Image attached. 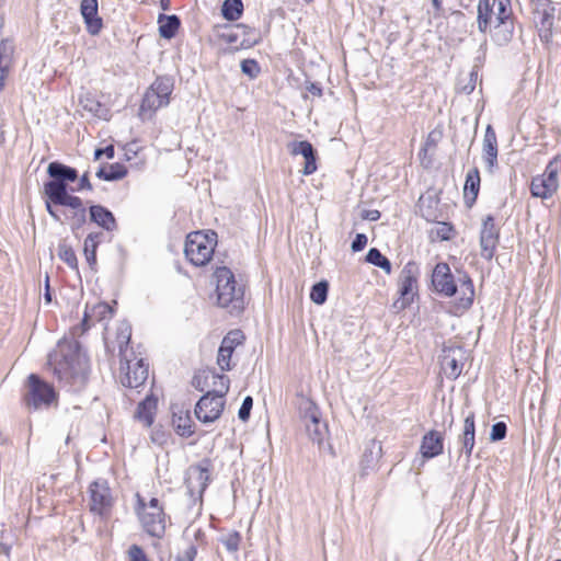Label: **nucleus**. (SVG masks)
<instances>
[{
    "mask_svg": "<svg viewBox=\"0 0 561 561\" xmlns=\"http://www.w3.org/2000/svg\"><path fill=\"white\" fill-rule=\"evenodd\" d=\"M514 34L513 22H506L505 24L496 23L494 26V33L492 35L493 41L497 45H506L511 42Z\"/></svg>",
    "mask_w": 561,
    "mask_h": 561,
    "instance_id": "nucleus-36",
    "label": "nucleus"
},
{
    "mask_svg": "<svg viewBox=\"0 0 561 561\" xmlns=\"http://www.w3.org/2000/svg\"><path fill=\"white\" fill-rule=\"evenodd\" d=\"M241 70L250 79H255L261 72V67L255 59H244L241 61Z\"/></svg>",
    "mask_w": 561,
    "mask_h": 561,
    "instance_id": "nucleus-44",
    "label": "nucleus"
},
{
    "mask_svg": "<svg viewBox=\"0 0 561 561\" xmlns=\"http://www.w3.org/2000/svg\"><path fill=\"white\" fill-rule=\"evenodd\" d=\"M420 275L419 265L410 261L408 262L399 276V294L401 307H405L413 301L417 293V278Z\"/></svg>",
    "mask_w": 561,
    "mask_h": 561,
    "instance_id": "nucleus-13",
    "label": "nucleus"
},
{
    "mask_svg": "<svg viewBox=\"0 0 561 561\" xmlns=\"http://www.w3.org/2000/svg\"><path fill=\"white\" fill-rule=\"evenodd\" d=\"M288 149L293 156L301 154L305 158L304 174L309 175L316 172V152L309 141H293L288 145Z\"/></svg>",
    "mask_w": 561,
    "mask_h": 561,
    "instance_id": "nucleus-22",
    "label": "nucleus"
},
{
    "mask_svg": "<svg viewBox=\"0 0 561 561\" xmlns=\"http://www.w3.org/2000/svg\"><path fill=\"white\" fill-rule=\"evenodd\" d=\"M197 472H198V480L203 481L202 489L204 490L206 488V482L209 479V472L207 469H203V468H197Z\"/></svg>",
    "mask_w": 561,
    "mask_h": 561,
    "instance_id": "nucleus-56",
    "label": "nucleus"
},
{
    "mask_svg": "<svg viewBox=\"0 0 561 561\" xmlns=\"http://www.w3.org/2000/svg\"><path fill=\"white\" fill-rule=\"evenodd\" d=\"M131 336V328L126 324L122 323L117 330L116 335V343L118 346V355L121 357V363L123 364V360H127L128 357V344Z\"/></svg>",
    "mask_w": 561,
    "mask_h": 561,
    "instance_id": "nucleus-32",
    "label": "nucleus"
},
{
    "mask_svg": "<svg viewBox=\"0 0 561 561\" xmlns=\"http://www.w3.org/2000/svg\"><path fill=\"white\" fill-rule=\"evenodd\" d=\"M253 405V399L252 397L248 396L243 399V402L241 404V408L239 409V419L242 421H247L250 416V412Z\"/></svg>",
    "mask_w": 561,
    "mask_h": 561,
    "instance_id": "nucleus-49",
    "label": "nucleus"
},
{
    "mask_svg": "<svg viewBox=\"0 0 561 561\" xmlns=\"http://www.w3.org/2000/svg\"><path fill=\"white\" fill-rule=\"evenodd\" d=\"M460 293L461 297L459 298L457 308L461 310H468L472 306L474 298V287L469 276H465L460 280Z\"/></svg>",
    "mask_w": 561,
    "mask_h": 561,
    "instance_id": "nucleus-31",
    "label": "nucleus"
},
{
    "mask_svg": "<svg viewBox=\"0 0 561 561\" xmlns=\"http://www.w3.org/2000/svg\"><path fill=\"white\" fill-rule=\"evenodd\" d=\"M492 14L493 10L490 0H479L477 22L481 33H485L489 30Z\"/></svg>",
    "mask_w": 561,
    "mask_h": 561,
    "instance_id": "nucleus-33",
    "label": "nucleus"
},
{
    "mask_svg": "<svg viewBox=\"0 0 561 561\" xmlns=\"http://www.w3.org/2000/svg\"><path fill=\"white\" fill-rule=\"evenodd\" d=\"M57 392L54 387L41 379L37 375L31 374L25 383L23 402L28 410H41L49 408L57 402Z\"/></svg>",
    "mask_w": 561,
    "mask_h": 561,
    "instance_id": "nucleus-7",
    "label": "nucleus"
},
{
    "mask_svg": "<svg viewBox=\"0 0 561 561\" xmlns=\"http://www.w3.org/2000/svg\"><path fill=\"white\" fill-rule=\"evenodd\" d=\"M172 91L173 80L169 77H158L144 94L139 115L145 119L147 113L152 114L160 107L167 106Z\"/></svg>",
    "mask_w": 561,
    "mask_h": 561,
    "instance_id": "nucleus-8",
    "label": "nucleus"
},
{
    "mask_svg": "<svg viewBox=\"0 0 561 561\" xmlns=\"http://www.w3.org/2000/svg\"><path fill=\"white\" fill-rule=\"evenodd\" d=\"M49 278L48 276H46V293H45V300L46 302H50L51 301V295H50V291H49Z\"/></svg>",
    "mask_w": 561,
    "mask_h": 561,
    "instance_id": "nucleus-59",
    "label": "nucleus"
},
{
    "mask_svg": "<svg viewBox=\"0 0 561 561\" xmlns=\"http://www.w3.org/2000/svg\"><path fill=\"white\" fill-rule=\"evenodd\" d=\"M221 12L226 20L236 21L242 15L243 3L241 0H225Z\"/></svg>",
    "mask_w": 561,
    "mask_h": 561,
    "instance_id": "nucleus-38",
    "label": "nucleus"
},
{
    "mask_svg": "<svg viewBox=\"0 0 561 561\" xmlns=\"http://www.w3.org/2000/svg\"><path fill=\"white\" fill-rule=\"evenodd\" d=\"M197 554V549L195 546H190L183 553V558L185 561H194Z\"/></svg>",
    "mask_w": 561,
    "mask_h": 561,
    "instance_id": "nucleus-54",
    "label": "nucleus"
},
{
    "mask_svg": "<svg viewBox=\"0 0 561 561\" xmlns=\"http://www.w3.org/2000/svg\"><path fill=\"white\" fill-rule=\"evenodd\" d=\"M239 32L240 26L229 27L221 34V38L229 44H234L239 39Z\"/></svg>",
    "mask_w": 561,
    "mask_h": 561,
    "instance_id": "nucleus-50",
    "label": "nucleus"
},
{
    "mask_svg": "<svg viewBox=\"0 0 561 561\" xmlns=\"http://www.w3.org/2000/svg\"><path fill=\"white\" fill-rule=\"evenodd\" d=\"M102 232H91L87 236L83 243V254L91 268L96 265V249L102 240Z\"/></svg>",
    "mask_w": 561,
    "mask_h": 561,
    "instance_id": "nucleus-30",
    "label": "nucleus"
},
{
    "mask_svg": "<svg viewBox=\"0 0 561 561\" xmlns=\"http://www.w3.org/2000/svg\"><path fill=\"white\" fill-rule=\"evenodd\" d=\"M437 239L442 241L450 240L454 234L453 226L447 222H439L435 229Z\"/></svg>",
    "mask_w": 561,
    "mask_h": 561,
    "instance_id": "nucleus-47",
    "label": "nucleus"
},
{
    "mask_svg": "<svg viewBox=\"0 0 561 561\" xmlns=\"http://www.w3.org/2000/svg\"><path fill=\"white\" fill-rule=\"evenodd\" d=\"M506 431H507V427L504 422H497V423L493 424L491 434H490V439L492 442L502 440L506 436Z\"/></svg>",
    "mask_w": 561,
    "mask_h": 561,
    "instance_id": "nucleus-48",
    "label": "nucleus"
},
{
    "mask_svg": "<svg viewBox=\"0 0 561 561\" xmlns=\"http://www.w3.org/2000/svg\"><path fill=\"white\" fill-rule=\"evenodd\" d=\"M103 152L108 159H112L114 157L113 146H107L105 149H103Z\"/></svg>",
    "mask_w": 561,
    "mask_h": 561,
    "instance_id": "nucleus-60",
    "label": "nucleus"
},
{
    "mask_svg": "<svg viewBox=\"0 0 561 561\" xmlns=\"http://www.w3.org/2000/svg\"><path fill=\"white\" fill-rule=\"evenodd\" d=\"M444 451V435L443 433L431 430L423 437L420 446L421 455L431 459L439 456Z\"/></svg>",
    "mask_w": 561,
    "mask_h": 561,
    "instance_id": "nucleus-20",
    "label": "nucleus"
},
{
    "mask_svg": "<svg viewBox=\"0 0 561 561\" xmlns=\"http://www.w3.org/2000/svg\"><path fill=\"white\" fill-rule=\"evenodd\" d=\"M482 153L489 172H493L494 168L497 165V138L491 125H488L485 128Z\"/></svg>",
    "mask_w": 561,
    "mask_h": 561,
    "instance_id": "nucleus-21",
    "label": "nucleus"
},
{
    "mask_svg": "<svg viewBox=\"0 0 561 561\" xmlns=\"http://www.w3.org/2000/svg\"><path fill=\"white\" fill-rule=\"evenodd\" d=\"M461 355V348L444 350L442 356V368L448 378L456 379L461 374L463 367V364L459 359Z\"/></svg>",
    "mask_w": 561,
    "mask_h": 561,
    "instance_id": "nucleus-23",
    "label": "nucleus"
},
{
    "mask_svg": "<svg viewBox=\"0 0 561 561\" xmlns=\"http://www.w3.org/2000/svg\"><path fill=\"white\" fill-rule=\"evenodd\" d=\"M480 188V174L477 168L470 170L467 173L465 187H463V196L465 202L468 206H471L478 196Z\"/></svg>",
    "mask_w": 561,
    "mask_h": 561,
    "instance_id": "nucleus-28",
    "label": "nucleus"
},
{
    "mask_svg": "<svg viewBox=\"0 0 561 561\" xmlns=\"http://www.w3.org/2000/svg\"><path fill=\"white\" fill-rule=\"evenodd\" d=\"M126 364V367L122 365L121 369L124 373V377H122V383L124 387L128 388H139L142 386L148 379V366L144 364V360L137 359L133 362L127 357V360H123Z\"/></svg>",
    "mask_w": 561,
    "mask_h": 561,
    "instance_id": "nucleus-15",
    "label": "nucleus"
},
{
    "mask_svg": "<svg viewBox=\"0 0 561 561\" xmlns=\"http://www.w3.org/2000/svg\"><path fill=\"white\" fill-rule=\"evenodd\" d=\"M128 561H150L144 549L138 545H131L127 550Z\"/></svg>",
    "mask_w": 561,
    "mask_h": 561,
    "instance_id": "nucleus-46",
    "label": "nucleus"
},
{
    "mask_svg": "<svg viewBox=\"0 0 561 561\" xmlns=\"http://www.w3.org/2000/svg\"><path fill=\"white\" fill-rule=\"evenodd\" d=\"M534 14L541 42L548 43L552 37L556 7L551 0H531Z\"/></svg>",
    "mask_w": 561,
    "mask_h": 561,
    "instance_id": "nucleus-12",
    "label": "nucleus"
},
{
    "mask_svg": "<svg viewBox=\"0 0 561 561\" xmlns=\"http://www.w3.org/2000/svg\"><path fill=\"white\" fill-rule=\"evenodd\" d=\"M432 286L442 296L453 297L456 295L457 285L447 263L439 262L435 265L432 273Z\"/></svg>",
    "mask_w": 561,
    "mask_h": 561,
    "instance_id": "nucleus-14",
    "label": "nucleus"
},
{
    "mask_svg": "<svg viewBox=\"0 0 561 561\" xmlns=\"http://www.w3.org/2000/svg\"><path fill=\"white\" fill-rule=\"evenodd\" d=\"M13 51L14 46L11 41L2 39L0 42V91L4 87V80L11 66Z\"/></svg>",
    "mask_w": 561,
    "mask_h": 561,
    "instance_id": "nucleus-27",
    "label": "nucleus"
},
{
    "mask_svg": "<svg viewBox=\"0 0 561 561\" xmlns=\"http://www.w3.org/2000/svg\"><path fill=\"white\" fill-rule=\"evenodd\" d=\"M240 541L241 537L237 531L230 533L221 539L222 545L230 552L238 551Z\"/></svg>",
    "mask_w": 561,
    "mask_h": 561,
    "instance_id": "nucleus-45",
    "label": "nucleus"
},
{
    "mask_svg": "<svg viewBox=\"0 0 561 561\" xmlns=\"http://www.w3.org/2000/svg\"><path fill=\"white\" fill-rule=\"evenodd\" d=\"M158 400L152 396L146 397L136 410L135 417L144 424L146 427H150L154 421L157 412Z\"/></svg>",
    "mask_w": 561,
    "mask_h": 561,
    "instance_id": "nucleus-25",
    "label": "nucleus"
},
{
    "mask_svg": "<svg viewBox=\"0 0 561 561\" xmlns=\"http://www.w3.org/2000/svg\"><path fill=\"white\" fill-rule=\"evenodd\" d=\"M363 218L371 221L378 220L380 218V211L376 209L367 210L365 215H363Z\"/></svg>",
    "mask_w": 561,
    "mask_h": 561,
    "instance_id": "nucleus-58",
    "label": "nucleus"
},
{
    "mask_svg": "<svg viewBox=\"0 0 561 561\" xmlns=\"http://www.w3.org/2000/svg\"><path fill=\"white\" fill-rule=\"evenodd\" d=\"M216 279L217 304L227 308L230 313H240L244 309V287L236 279L232 271L226 266L217 267Z\"/></svg>",
    "mask_w": 561,
    "mask_h": 561,
    "instance_id": "nucleus-3",
    "label": "nucleus"
},
{
    "mask_svg": "<svg viewBox=\"0 0 561 561\" xmlns=\"http://www.w3.org/2000/svg\"><path fill=\"white\" fill-rule=\"evenodd\" d=\"M163 436H164L163 434H160V435H159V434H153V435L151 436V439H152V442H154V443H159V444H161V443H162L161 438H163Z\"/></svg>",
    "mask_w": 561,
    "mask_h": 561,
    "instance_id": "nucleus-63",
    "label": "nucleus"
},
{
    "mask_svg": "<svg viewBox=\"0 0 561 561\" xmlns=\"http://www.w3.org/2000/svg\"><path fill=\"white\" fill-rule=\"evenodd\" d=\"M172 424L181 436H191L193 434L192 420L188 412L174 413Z\"/></svg>",
    "mask_w": 561,
    "mask_h": 561,
    "instance_id": "nucleus-35",
    "label": "nucleus"
},
{
    "mask_svg": "<svg viewBox=\"0 0 561 561\" xmlns=\"http://www.w3.org/2000/svg\"><path fill=\"white\" fill-rule=\"evenodd\" d=\"M366 261L375 266L382 268L387 274L391 273L390 261L376 248H371L368 251Z\"/></svg>",
    "mask_w": 561,
    "mask_h": 561,
    "instance_id": "nucleus-40",
    "label": "nucleus"
},
{
    "mask_svg": "<svg viewBox=\"0 0 561 561\" xmlns=\"http://www.w3.org/2000/svg\"><path fill=\"white\" fill-rule=\"evenodd\" d=\"M113 312L114 311L112 307L106 302H99L94 305L90 310H85L84 312V317L82 320V325L84 327V330L90 328L91 320L104 321L111 319Z\"/></svg>",
    "mask_w": 561,
    "mask_h": 561,
    "instance_id": "nucleus-26",
    "label": "nucleus"
},
{
    "mask_svg": "<svg viewBox=\"0 0 561 561\" xmlns=\"http://www.w3.org/2000/svg\"><path fill=\"white\" fill-rule=\"evenodd\" d=\"M127 174V169L121 163H113L102 167L96 172V176L104 181H116L123 179Z\"/></svg>",
    "mask_w": 561,
    "mask_h": 561,
    "instance_id": "nucleus-34",
    "label": "nucleus"
},
{
    "mask_svg": "<svg viewBox=\"0 0 561 561\" xmlns=\"http://www.w3.org/2000/svg\"><path fill=\"white\" fill-rule=\"evenodd\" d=\"M497 242L499 230L495 227L494 217L488 215L483 220L480 233L481 256L491 260L494 256Z\"/></svg>",
    "mask_w": 561,
    "mask_h": 561,
    "instance_id": "nucleus-16",
    "label": "nucleus"
},
{
    "mask_svg": "<svg viewBox=\"0 0 561 561\" xmlns=\"http://www.w3.org/2000/svg\"><path fill=\"white\" fill-rule=\"evenodd\" d=\"M81 190L92 191V184L90 183L89 175L87 172L81 176L79 182L78 191Z\"/></svg>",
    "mask_w": 561,
    "mask_h": 561,
    "instance_id": "nucleus-53",
    "label": "nucleus"
},
{
    "mask_svg": "<svg viewBox=\"0 0 561 561\" xmlns=\"http://www.w3.org/2000/svg\"><path fill=\"white\" fill-rule=\"evenodd\" d=\"M209 380H219V388L211 389L216 393L227 394L229 391V378L225 375H219L213 369H204L193 377L192 385L199 391H205L210 388Z\"/></svg>",
    "mask_w": 561,
    "mask_h": 561,
    "instance_id": "nucleus-17",
    "label": "nucleus"
},
{
    "mask_svg": "<svg viewBox=\"0 0 561 561\" xmlns=\"http://www.w3.org/2000/svg\"><path fill=\"white\" fill-rule=\"evenodd\" d=\"M89 511L100 517L102 520H107L112 515V510L115 499L112 494L110 485L106 480L93 481L88 489Z\"/></svg>",
    "mask_w": 561,
    "mask_h": 561,
    "instance_id": "nucleus-9",
    "label": "nucleus"
},
{
    "mask_svg": "<svg viewBox=\"0 0 561 561\" xmlns=\"http://www.w3.org/2000/svg\"><path fill=\"white\" fill-rule=\"evenodd\" d=\"M73 209L71 216L69 217L70 227L72 231L80 229L87 222V210L83 206V201L79 197V205H65Z\"/></svg>",
    "mask_w": 561,
    "mask_h": 561,
    "instance_id": "nucleus-37",
    "label": "nucleus"
},
{
    "mask_svg": "<svg viewBox=\"0 0 561 561\" xmlns=\"http://www.w3.org/2000/svg\"><path fill=\"white\" fill-rule=\"evenodd\" d=\"M58 256L70 268L78 271V260L73 249L67 243L62 242L58 245Z\"/></svg>",
    "mask_w": 561,
    "mask_h": 561,
    "instance_id": "nucleus-41",
    "label": "nucleus"
},
{
    "mask_svg": "<svg viewBox=\"0 0 561 561\" xmlns=\"http://www.w3.org/2000/svg\"><path fill=\"white\" fill-rule=\"evenodd\" d=\"M561 159L554 157L546 167L542 174L533 178L530 193L534 197L547 199L552 197L559 188V172Z\"/></svg>",
    "mask_w": 561,
    "mask_h": 561,
    "instance_id": "nucleus-10",
    "label": "nucleus"
},
{
    "mask_svg": "<svg viewBox=\"0 0 561 561\" xmlns=\"http://www.w3.org/2000/svg\"><path fill=\"white\" fill-rule=\"evenodd\" d=\"M432 4L437 12L443 10V0H432Z\"/></svg>",
    "mask_w": 561,
    "mask_h": 561,
    "instance_id": "nucleus-61",
    "label": "nucleus"
},
{
    "mask_svg": "<svg viewBox=\"0 0 561 561\" xmlns=\"http://www.w3.org/2000/svg\"><path fill=\"white\" fill-rule=\"evenodd\" d=\"M135 512L146 534L157 539L163 538L167 528V515L157 497L146 501L137 493Z\"/></svg>",
    "mask_w": 561,
    "mask_h": 561,
    "instance_id": "nucleus-4",
    "label": "nucleus"
},
{
    "mask_svg": "<svg viewBox=\"0 0 561 561\" xmlns=\"http://www.w3.org/2000/svg\"><path fill=\"white\" fill-rule=\"evenodd\" d=\"M307 90H308L312 95H314V96H321V95H322V89H321V87H320L319 84H317V83H313V82L309 83V84L307 85Z\"/></svg>",
    "mask_w": 561,
    "mask_h": 561,
    "instance_id": "nucleus-57",
    "label": "nucleus"
},
{
    "mask_svg": "<svg viewBox=\"0 0 561 561\" xmlns=\"http://www.w3.org/2000/svg\"><path fill=\"white\" fill-rule=\"evenodd\" d=\"M329 285L322 280L312 286L310 298L317 305H322L328 297Z\"/></svg>",
    "mask_w": 561,
    "mask_h": 561,
    "instance_id": "nucleus-43",
    "label": "nucleus"
},
{
    "mask_svg": "<svg viewBox=\"0 0 561 561\" xmlns=\"http://www.w3.org/2000/svg\"><path fill=\"white\" fill-rule=\"evenodd\" d=\"M80 12L88 33L93 36L98 35L103 27V21L98 14V0H82Z\"/></svg>",
    "mask_w": 561,
    "mask_h": 561,
    "instance_id": "nucleus-19",
    "label": "nucleus"
},
{
    "mask_svg": "<svg viewBox=\"0 0 561 561\" xmlns=\"http://www.w3.org/2000/svg\"><path fill=\"white\" fill-rule=\"evenodd\" d=\"M225 396L215 391H207L195 405V415L203 423H213L218 420L225 408Z\"/></svg>",
    "mask_w": 561,
    "mask_h": 561,
    "instance_id": "nucleus-11",
    "label": "nucleus"
},
{
    "mask_svg": "<svg viewBox=\"0 0 561 561\" xmlns=\"http://www.w3.org/2000/svg\"><path fill=\"white\" fill-rule=\"evenodd\" d=\"M90 219L106 231L116 229V220L111 210L101 205L90 207Z\"/></svg>",
    "mask_w": 561,
    "mask_h": 561,
    "instance_id": "nucleus-24",
    "label": "nucleus"
},
{
    "mask_svg": "<svg viewBox=\"0 0 561 561\" xmlns=\"http://www.w3.org/2000/svg\"><path fill=\"white\" fill-rule=\"evenodd\" d=\"M48 364L60 382L72 391L84 388L89 376L88 359L79 353L77 345L70 342L59 343L49 355Z\"/></svg>",
    "mask_w": 561,
    "mask_h": 561,
    "instance_id": "nucleus-1",
    "label": "nucleus"
},
{
    "mask_svg": "<svg viewBox=\"0 0 561 561\" xmlns=\"http://www.w3.org/2000/svg\"><path fill=\"white\" fill-rule=\"evenodd\" d=\"M233 348L230 346V340L224 339L221 345L218 350L217 364L219 365L221 370H230L231 365V356L233 353Z\"/></svg>",
    "mask_w": 561,
    "mask_h": 561,
    "instance_id": "nucleus-39",
    "label": "nucleus"
},
{
    "mask_svg": "<svg viewBox=\"0 0 561 561\" xmlns=\"http://www.w3.org/2000/svg\"><path fill=\"white\" fill-rule=\"evenodd\" d=\"M158 23H159V34L162 38H165V39L173 38L181 25V21H180L179 16H176L175 14H172V15L160 14L158 16Z\"/></svg>",
    "mask_w": 561,
    "mask_h": 561,
    "instance_id": "nucleus-29",
    "label": "nucleus"
},
{
    "mask_svg": "<svg viewBox=\"0 0 561 561\" xmlns=\"http://www.w3.org/2000/svg\"><path fill=\"white\" fill-rule=\"evenodd\" d=\"M367 244V237L364 233H357L355 239L352 242V251L353 252H359L362 251Z\"/></svg>",
    "mask_w": 561,
    "mask_h": 561,
    "instance_id": "nucleus-51",
    "label": "nucleus"
},
{
    "mask_svg": "<svg viewBox=\"0 0 561 561\" xmlns=\"http://www.w3.org/2000/svg\"><path fill=\"white\" fill-rule=\"evenodd\" d=\"M297 405L307 435L313 443L321 445L328 435V425L321 419L319 408L311 399L304 396L299 397Z\"/></svg>",
    "mask_w": 561,
    "mask_h": 561,
    "instance_id": "nucleus-6",
    "label": "nucleus"
},
{
    "mask_svg": "<svg viewBox=\"0 0 561 561\" xmlns=\"http://www.w3.org/2000/svg\"><path fill=\"white\" fill-rule=\"evenodd\" d=\"M171 0H160V7L163 11L170 10Z\"/></svg>",
    "mask_w": 561,
    "mask_h": 561,
    "instance_id": "nucleus-62",
    "label": "nucleus"
},
{
    "mask_svg": "<svg viewBox=\"0 0 561 561\" xmlns=\"http://www.w3.org/2000/svg\"><path fill=\"white\" fill-rule=\"evenodd\" d=\"M216 244L214 231H194L186 237L184 253L193 265L204 266L211 260Z\"/></svg>",
    "mask_w": 561,
    "mask_h": 561,
    "instance_id": "nucleus-5",
    "label": "nucleus"
},
{
    "mask_svg": "<svg viewBox=\"0 0 561 561\" xmlns=\"http://www.w3.org/2000/svg\"><path fill=\"white\" fill-rule=\"evenodd\" d=\"M104 154L103 149H96L94 152L95 159H100Z\"/></svg>",
    "mask_w": 561,
    "mask_h": 561,
    "instance_id": "nucleus-64",
    "label": "nucleus"
},
{
    "mask_svg": "<svg viewBox=\"0 0 561 561\" xmlns=\"http://www.w3.org/2000/svg\"><path fill=\"white\" fill-rule=\"evenodd\" d=\"M458 442L461 445L460 451L465 454L466 466H468L476 444V423L473 412H470L466 416L463 430L458 437Z\"/></svg>",
    "mask_w": 561,
    "mask_h": 561,
    "instance_id": "nucleus-18",
    "label": "nucleus"
},
{
    "mask_svg": "<svg viewBox=\"0 0 561 561\" xmlns=\"http://www.w3.org/2000/svg\"><path fill=\"white\" fill-rule=\"evenodd\" d=\"M497 5L496 22L505 24L512 22L511 0H494Z\"/></svg>",
    "mask_w": 561,
    "mask_h": 561,
    "instance_id": "nucleus-42",
    "label": "nucleus"
},
{
    "mask_svg": "<svg viewBox=\"0 0 561 561\" xmlns=\"http://www.w3.org/2000/svg\"><path fill=\"white\" fill-rule=\"evenodd\" d=\"M54 203L47 197V201L45 203V206H46V210L47 213L50 215V217L56 220V221H60V216L56 213V210L53 208V205Z\"/></svg>",
    "mask_w": 561,
    "mask_h": 561,
    "instance_id": "nucleus-55",
    "label": "nucleus"
},
{
    "mask_svg": "<svg viewBox=\"0 0 561 561\" xmlns=\"http://www.w3.org/2000/svg\"><path fill=\"white\" fill-rule=\"evenodd\" d=\"M53 179L44 184V194L54 205H79V197L68 193V183L78 179L76 169L60 162H50L47 168Z\"/></svg>",
    "mask_w": 561,
    "mask_h": 561,
    "instance_id": "nucleus-2",
    "label": "nucleus"
},
{
    "mask_svg": "<svg viewBox=\"0 0 561 561\" xmlns=\"http://www.w3.org/2000/svg\"><path fill=\"white\" fill-rule=\"evenodd\" d=\"M224 339L230 340V346L234 350V347L242 343L243 335L240 331H231Z\"/></svg>",
    "mask_w": 561,
    "mask_h": 561,
    "instance_id": "nucleus-52",
    "label": "nucleus"
}]
</instances>
